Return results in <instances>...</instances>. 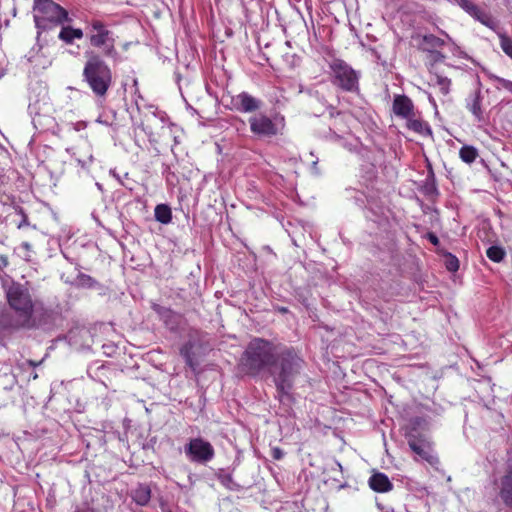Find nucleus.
<instances>
[{
	"label": "nucleus",
	"mask_w": 512,
	"mask_h": 512,
	"mask_svg": "<svg viewBox=\"0 0 512 512\" xmlns=\"http://www.w3.org/2000/svg\"><path fill=\"white\" fill-rule=\"evenodd\" d=\"M79 280H80L82 285H86L88 287L94 286V284L96 282L91 276L86 275V274H80L79 275Z\"/></svg>",
	"instance_id": "30"
},
{
	"label": "nucleus",
	"mask_w": 512,
	"mask_h": 512,
	"mask_svg": "<svg viewBox=\"0 0 512 512\" xmlns=\"http://www.w3.org/2000/svg\"><path fill=\"white\" fill-rule=\"evenodd\" d=\"M486 255L489 260L495 263H500L504 260L506 252L502 247L493 245L486 250Z\"/></svg>",
	"instance_id": "23"
},
{
	"label": "nucleus",
	"mask_w": 512,
	"mask_h": 512,
	"mask_svg": "<svg viewBox=\"0 0 512 512\" xmlns=\"http://www.w3.org/2000/svg\"><path fill=\"white\" fill-rule=\"evenodd\" d=\"M249 125L251 132L258 138H272L279 133L277 123L263 113L250 117Z\"/></svg>",
	"instance_id": "9"
},
{
	"label": "nucleus",
	"mask_w": 512,
	"mask_h": 512,
	"mask_svg": "<svg viewBox=\"0 0 512 512\" xmlns=\"http://www.w3.org/2000/svg\"><path fill=\"white\" fill-rule=\"evenodd\" d=\"M445 266L448 271L456 272L459 269V260L456 256L448 253L446 255Z\"/></svg>",
	"instance_id": "26"
},
{
	"label": "nucleus",
	"mask_w": 512,
	"mask_h": 512,
	"mask_svg": "<svg viewBox=\"0 0 512 512\" xmlns=\"http://www.w3.org/2000/svg\"><path fill=\"white\" fill-rule=\"evenodd\" d=\"M427 428V421L423 417H413L409 420L406 429H405V438H410V435L413 436H421L424 435L421 433V430Z\"/></svg>",
	"instance_id": "17"
},
{
	"label": "nucleus",
	"mask_w": 512,
	"mask_h": 512,
	"mask_svg": "<svg viewBox=\"0 0 512 512\" xmlns=\"http://www.w3.org/2000/svg\"><path fill=\"white\" fill-rule=\"evenodd\" d=\"M500 84L502 88L512 93V81L506 79H500Z\"/></svg>",
	"instance_id": "34"
},
{
	"label": "nucleus",
	"mask_w": 512,
	"mask_h": 512,
	"mask_svg": "<svg viewBox=\"0 0 512 512\" xmlns=\"http://www.w3.org/2000/svg\"><path fill=\"white\" fill-rule=\"evenodd\" d=\"M498 487V495L503 504L512 510V463L506 466Z\"/></svg>",
	"instance_id": "11"
},
{
	"label": "nucleus",
	"mask_w": 512,
	"mask_h": 512,
	"mask_svg": "<svg viewBox=\"0 0 512 512\" xmlns=\"http://www.w3.org/2000/svg\"><path fill=\"white\" fill-rule=\"evenodd\" d=\"M133 500L140 506H145L151 499V489L148 485H139L133 491Z\"/></svg>",
	"instance_id": "19"
},
{
	"label": "nucleus",
	"mask_w": 512,
	"mask_h": 512,
	"mask_svg": "<svg viewBox=\"0 0 512 512\" xmlns=\"http://www.w3.org/2000/svg\"><path fill=\"white\" fill-rule=\"evenodd\" d=\"M500 46L503 52L512 59V38L500 35Z\"/></svg>",
	"instance_id": "25"
},
{
	"label": "nucleus",
	"mask_w": 512,
	"mask_h": 512,
	"mask_svg": "<svg viewBox=\"0 0 512 512\" xmlns=\"http://www.w3.org/2000/svg\"><path fill=\"white\" fill-rule=\"evenodd\" d=\"M154 216L158 222L168 224L172 220L171 208L166 204H158L155 207Z\"/></svg>",
	"instance_id": "21"
},
{
	"label": "nucleus",
	"mask_w": 512,
	"mask_h": 512,
	"mask_svg": "<svg viewBox=\"0 0 512 512\" xmlns=\"http://www.w3.org/2000/svg\"><path fill=\"white\" fill-rule=\"evenodd\" d=\"M410 449L423 461H426L431 466L439 464V458L434 453L433 445L426 437V435L413 436L406 438Z\"/></svg>",
	"instance_id": "8"
},
{
	"label": "nucleus",
	"mask_w": 512,
	"mask_h": 512,
	"mask_svg": "<svg viewBox=\"0 0 512 512\" xmlns=\"http://www.w3.org/2000/svg\"><path fill=\"white\" fill-rule=\"evenodd\" d=\"M423 50L433 52L437 48H442L445 45V41L440 37L433 34H426L422 37Z\"/></svg>",
	"instance_id": "20"
},
{
	"label": "nucleus",
	"mask_w": 512,
	"mask_h": 512,
	"mask_svg": "<svg viewBox=\"0 0 512 512\" xmlns=\"http://www.w3.org/2000/svg\"><path fill=\"white\" fill-rule=\"evenodd\" d=\"M459 157L463 162L472 164L479 157V152L472 145H463L459 150Z\"/></svg>",
	"instance_id": "22"
},
{
	"label": "nucleus",
	"mask_w": 512,
	"mask_h": 512,
	"mask_svg": "<svg viewBox=\"0 0 512 512\" xmlns=\"http://www.w3.org/2000/svg\"><path fill=\"white\" fill-rule=\"evenodd\" d=\"M392 111L395 116L401 119H406L417 110L415 109L413 101L407 95L397 94L394 95L393 98Z\"/></svg>",
	"instance_id": "12"
},
{
	"label": "nucleus",
	"mask_w": 512,
	"mask_h": 512,
	"mask_svg": "<svg viewBox=\"0 0 512 512\" xmlns=\"http://www.w3.org/2000/svg\"><path fill=\"white\" fill-rule=\"evenodd\" d=\"M230 102L226 106L230 110L241 113L255 112L260 109L261 101L247 92H241L235 96H229Z\"/></svg>",
	"instance_id": "10"
},
{
	"label": "nucleus",
	"mask_w": 512,
	"mask_h": 512,
	"mask_svg": "<svg viewBox=\"0 0 512 512\" xmlns=\"http://www.w3.org/2000/svg\"><path fill=\"white\" fill-rule=\"evenodd\" d=\"M74 512H96L94 508L90 507L88 504L83 506H78L74 510Z\"/></svg>",
	"instance_id": "35"
},
{
	"label": "nucleus",
	"mask_w": 512,
	"mask_h": 512,
	"mask_svg": "<svg viewBox=\"0 0 512 512\" xmlns=\"http://www.w3.org/2000/svg\"><path fill=\"white\" fill-rule=\"evenodd\" d=\"M271 457L274 459V460H281L283 457H284V452L281 448L279 447H273L271 449Z\"/></svg>",
	"instance_id": "31"
},
{
	"label": "nucleus",
	"mask_w": 512,
	"mask_h": 512,
	"mask_svg": "<svg viewBox=\"0 0 512 512\" xmlns=\"http://www.w3.org/2000/svg\"><path fill=\"white\" fill-rule=\"evenodd\" d=\"M303 365L304 360L293 347L254 337L241 354L237 369L242 375L250 377H257L268 370L273 377L277 398L284 402L292 400L291 391Z\"/></svg>",
	"instance_id": "1"
},
{
	"label": "nucleus",
	"mask_w": 512,
	"mask_h": 512,
	"mask_svg": "<svg viewBox=\"0 0 512 512\" xmlns=\"http://www.w3.org/2000/svg\"><path fill=\"white\" fill-rule=\"evenodd\" d=\"M186 455L194 462L206 463L215 456V450L212 444L201 437L190 439L185 446Z\"/></svg>",
	"instance_id": "7"
},
{
	"label": "nucleus",
	"mask_w": 512,
	"mask_h": 512,
	"mask_svg": "<svg viewBox=\"0 0 512 512\" xmlns=\"http://www.w3.org/2000/svg\"><path fill=\"white\" fill-rule=\"evenodd\" d=\"M442 33L445 35V37L449 38V35L447 33H445V32H442Z\"/></svg>",
	"instance_id": "40"
},
{
	"label": "nucleus",
	"mask_w": 512,
	"mask_h": 512,
	"mask_svg": "<svg viewBox=\"0 0 512 512\" xmlns=\"http://www.w3.org/2000/svg\"><path fill=\"white\" fill-rule=\"evenodd\" d=\"M436 84L443 95H448L450 92L451 80L445 76L436 74Z\"/></svg>",
	"instance_id": "24"
},
{
	"label": "nucleus",
	"mask_w": 512,
	"mask_h": 512,
	"mask_svg": "<svg viewBox=\"0 0 512 512\" xmlns=\"http://www.w3.org/2000/svg\"><path fill=\"white\" fill-rule=\"evenodd\" d=\"M8 265V256L5 254H0V271H3Z\"/></svg>",
	"instance_id": "33"
},
{
	"label": "nucleus",
	"mask_w": 512,
	"mask_h": 512,
	"mask_svg": "<svg viewBox=\"0 0 512 512\" xmlns=\"http://www.w3.org/2000/svg\"><path fill=\"white\" fill-rule=\"evenodd\" d=\"M460 6L471 16L476 18L482 23H486L485 19L487 18L485 12L478 7L476 4H474L471 0H461Z\"/></svg>",
	"instance_id": "18"
},
{
	"label": "nucleus",
	"mask_w": 512,
	"mask_h": 512,
	"mask_svg": "<svg viewBox=\"0 0 512 512\" xmlns=\"http://www.w3.org/2000/svg\"><path fill=\"white\" fill-rule=\"evenodd\" d=\"M430 53L432 54L434 61H442L445 58V55L439 51L434 50L433 52Z\"/></svg>",
	"instance_id": "36"
},
{
	"label": "nucleus",
	"mask_w": 512,
	"mask_h": 512,
	"mask_svg": "<svg viewBox=\"0 0 512 512\" xmlns=\"http://www.w3.org/2000/svg\"><path fill=\"white\" fill-rule=\"evenodd\" d=\"M84 36L82 29L74 28L72 26H62L58 38L65 44L71 45L77 39L80 40Z\"/></svg>",
	"instance_id": "16"
},
{
	"label": "nucleus",
	"mask_w": 512,
	"mask_h": 512,
	"mask_svg": "<svg viewBox=\"0 0 512 512\" xmlns=\"http://www.w3.org/2000/svg\"><path fill=\"white\" fill-rule=\"evenodd\" d=\"M87 60L83 68V80L87 83L93 94L98 98H105L112 83L113 74L109 65L100 55L86 52Z\"/></svg>",
	"instance_id": "3"
},
{
	"label": "nucleus",
	"mask_w": 512,
	"mask_h": 512,
	"mask_svg": "<svg viewBox=\"0 0 512 512\" xmlns=\"http://www.w3.org/2000/svg\"><path fill=\"white\" fill-rule=\"evenodd\" d=\"M218 479L224 486L231 489V484L233 483V477L231 474H220Z\"/></svg>",
	"instance_id": "29"
},
{
	"label": "nucleus",
	"mask_w": 512,
	"mask_h": 512,
	"mask_svg": "<svg viewBox=\"0 0 512 512\" xmlns=\"http://www.w3.org/2000/svg\"><path fill=\"white\" fill-rule=\"evenodd\" d=\"M472 112L476 115H478V113L480 112V105L478 103V101H475L472 105Z\"/></svg>",
	"instance_id": "38"
},
{
	"label": "nucleus",
	"mask_w": 512,
	"mask_h": 512,
	"mask_svg": "<svg viewBox=\"0 0 512 512\" xmlns=\"http://www.w3.org/2000/svg\"><path fill=\"white\" fill-rule=\"evenodd\" d=\"M331 83L345 92L359 91V74L342 59H333L329 63Z\"/></svg>",
	"instance_id": "6"
},
{
	"label": "nucleus",
	"mask_w": 512,
	"mask_h": 512,
	"mask_svg": "<svg viewBox=\"0 0 512 512\" xmlns=\"http://www.w3.org/2000/svg\"><path fill=\"white\" fill-rule=\"evenodd\" d=\"M15 211L21 216L20 222L17 224L18 229H22L26 226L30 225L27 214L24 212L23 208L20 206L15 207Z\"/></svg>",
	"instance_id": "27"
},
{
	"label": "nucleus",
	"mask_w": 512,
	"mask_h": 512,
	"mask_svg": "<svg viewBox=\"0 0 512 512\" xmlns=\"http://www.w3.org/2000/svg\"><path fill=\"white\" fill-rule=\"evenodd\" d=\"M169 512H171V511H169Z\"/></svg>",
	"instance_id": "41"
},
{
	"label": "nucleus",
	"mask_w": 512,
	"mask_h": 512,
	"mask_svg": "<svg viewBox=\"0 0 512 512\" xmlns=\"http://www.w3.org/2000/svg\"><path fill=\"white\" fill-rule=\"evenodd\" d=\"M23 250H24V254H23V259L26 261V262H31L32 261V246L29 242H22L21 243V246H20Z\"/></svg>",
	"instance_id": "28"
},
{
	"label": "nucleus",
	"mask_w": 512,
	"mask_h": 512,
	"mask_svg": "<svg viewBox=\"0 0 512 512\" xmlns=\"http://www.w3.org/2000/svg\"><path fill=\"white\" fill-rule=\"evenodd\" d=\"M200 335L199 331H193L190 333V339L186 341L180 348V355L184 358L186 364L194 368L196 363L194 361L193 349L195 347L194 339Z\"/></svg>",
	"instance_id": "15"
},
{
	"label": "nucleus",
	"mask_w": 512,
	"mask_h": 512,
	"mask_svg": "<svg viewBox=\"0 0 512 512\" xmlns=\"http://www.w3.org/2000/svg\"><path fill=\"white\" fill-rule=\"evenodd\" d=\"M407 129L422 137H431L433 132L429 123L423 120L421 112L418 110L406 119Z\"/></svg>",
	"instance_id": "13"
},
{
	"label": "nucleus",
	"mask_w": 512,
	"mask_h": 512,
	"mask_svg": "<svg viewBox=\"0 0 512 512\" xmlns=\"http://www.w3.org/2000/svg\"><path fill=\"white\" fill-rule=\"evenodd\" d=\"M369 486L373 491L378 493H386L393 489V484L388 476L381 472L374 473L369 478Z\"/></svg>",
	"instance_id": "14"
},
{
	"label": "nucleus",
	"mask_w": 512,
	"mask_h": 512,
	"mask_svg": "<svg viewBox=\"0 0 512 512\" xmlns=\"http://www.w3.org/2000/svg\"><path fill=\"white\" fill-rule=\"evenodd\" d=\"M86 37L89 45L98 51L101 58L118 60L119 53L116 48V39L107 25L99 19H92L86 28Z\"/></svg>",
	"instance_id": "5"
},
{
	"label": "nucleus",
	"mask_w": 512,
	"mask_h": 512,
	"mask_svg": "<svg viewBox=\"0 0 512 512\" xmlns=\"http://www.w3.org/2000/svg\"><path fill=\"white\" fill-rule=\"evenodd\" d=\"M37 378H38V374H37V373H34V374L32 375V379H33V380H35V379H37Z\"/></svg>",
	"instance_id": "39"
},
{
	"label": "nucleus",
	"mask_w": 512,
	"mask_h": 512,
	"mask_svg": "<svg viewBox=\"0 0 512 512\" xmlns=\"http://www.w3.org/2000/svg\"><path fill=\"white\" fill-rule=\"evenodd\" d=\"M44 359H41L40 361H35V360H27L26 363L30 366V367H37V366H40L42 363H43Z\"/></svg>",
	"instance_id": "37"
},
{
	"label": "nucleus",
	"mask_w": 512,
	"mask_h": 512,
	"mask_svg": "<svg viewBox=\"0 0 512 512\" xmlns=\"http://www.w3.org/2000/svg\"><path fill=\"white\" fill-rule=\"evenodd\" d=\"M426 238L430 241L431 244L437 246L439 244V238L433 232H428Z\"/></svg>",
	"instance_id": "32"
},
{
	"label": "nucleus",
	"mask_w": 512,
	"mask_h": 512,
	"mask_svg": "<svg viewBox=\"0 0 512 512\" xmlns=\"http://www.w3.org/2000/svg\"><path fill=\"white\" fill-rule=\"evenodd\" d=\"M33 13L38 36L71 21L67 10L53 0H34Z\"/></svg>",
	"instance_id": "4"
},
{
	"label": "nucleus",
	"mask_w": 512,
	"mask_h": 512,
	"mask_svg": "<svg viewBox=\"0 0 512 512\" xmlns=\"http://www.w3.org/2000/svg\"><path fill=\"white\" fill-rule=\"evenodd\" d=\"M6 298L13 314L12 326L16 329H33L37 327L34 317L36 302L33 301L27 287L20 283H12L6 291Z\"/></svg>",
	"instance_id": "2"
}]
</instances>
